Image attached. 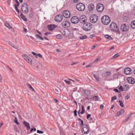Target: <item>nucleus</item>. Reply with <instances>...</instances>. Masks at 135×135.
Here are the masks:
<instances>
[{"label": "nucleus", "instance_id": "1", "mask_svg": "<svg viewBox=\"0 0 135 135\" xmlns=\"http://www.w3.org/2000/svg\"><path fill=\"white\" fill-rule=\"evenodd\" d=\"M79 124L81 127V131L82 133L84 134H87L89 132V128L88 126L86 124H83V121L80 118H78Z\"/></svg>", "mask_w": 135, "mask_h": 135}, {"label": "nucleus", "instance_id": "2", "mask_svg": "<svg viewBox=\"0 0 135 135\" xmlns=\"http://www.w3.org/2000/svg\"><path fill=\"white\" fill-rule=\"evenodd\" d=\"M101 21L104 25H107L110 22V20L108 16L104 15L102 17Z\"/></svg>", "mask_w": 135, "mask_h": 135}, {"label": "nucleus", "instance_id": "3", "mask_svg": "<svg viewBox=\"0 0 135 135\" xmlns=\"http://www.w3.org/2000/svg\"><path fill=\"white\" fill-rule=\"evenodd\" d=\"M93 27V25L91 23L89 22L84 23L83 26V29L85 31L90 30Z\"/></svg>", "mask_w": 135, "mask_h": 135}, {"label": "nucleus", "instance_id": "4", "mask_svg": "<svg viewBox=\"0 0 135 135\" xmlns=\"http://www.w3.org/2000/svg\"><path fill=\"white\" fill-rule=\"evenodd\" d=\"M21 11L23 13L26 14L28 11V6L26 3H24L22 6Z\"/></svg>", "mask_w": 135, "mask_h": 135}, {"label": "nucleus", "instance_id": "5", "mask_svg": "<svg viewBox=\"0 0 135 135\" xmlns=\"http://www.w3.org/2000/svg\"><path fill=\"white\" fill-rule=\"evenodd\" d=\"M77 9L80 11H83L85 9V6L82 3H79L76 5Z\"/></svg>", "mask_w": 135, "mask_h": 135}, {"label": "nucleus", "instance_id": "6", "mask_svg": "<svg viewBox=\"0 0 135 135\" xmlns=\"http://www.w3.org/2000/svg\"><path fill=\"white\" fill-rule=\"evenodd\" d=\"M22 58L25 60L26 61L30 64H31L32 61L31 58L28 56L27 55L25 54L22 55Z\"/></svg>", "mask_w": 135, "mask_h": 135}, {"label": "nucleus", "instance_id": "7", "mask_svg": "<svg viewBox=\"0 0 135 135\" xmlns=\"http://www.w3.org/2000/svg\"><path fill=\"white\" fill-rule=\"evenodd\" d=\"M90 19L91 22L95 23L97 21L98 17L96 15H92L90 16Z\"/></svg>", "mask_w": 135, "mask_h": 135}, {"label": "nucleus", "instance_id": "8", "mask_svg": "<svg viewBox=\"0 0 135 135\" xmlns=\"http://www.w3.org/2000/svg\"><path fill=\"white\" fill-rule=\"evenodd\" d=\"M110 28L113 31H116L118 30V27L117 24L114 22H112L110 25Z\"/></svg>", "mask_w": 135, "mask_h": 135}, {"label": "nucleus", "instance_id": "9", "mask_svg": "<svg viewBox=\"0 0 135 135\" xmlns=\"http://www.w3.org/2000/svg\"><path fill=\"white\" fill-rule=\"evenodd\" d=\"M104 8L103 5L102 4L98 3L96 9L97 11L99 12H101L103 11Z\"/></svg>", "mask_w": 135, "mask_h": 135}, {"label": "nucleus", "instance_id": "10", "mask_svg": "<svg viewBox=\"0 0 135 135\" xmlns=\"http://www.w3.org/2000/svg\"><path fill=\"white\" fill-rule=\"evenodd\" d=\"M62 34L65 37H69L71 35L70 32L68 29H65L63 31Z\"/></svg>", "mask_w": 135, "mask_h": 135}, {"label": "nucleus", "instance_id": "11", "mask_svg": "<svg viewBox=\"0 0 135 135\" xmlns=\"http://www.w3.org/2000/svg\"><path fill=\"white\" fill-rule=\"evenodd\" d=\"M121 30L123 32H127L129 29L128 25L125 24L122 25L120 27Z\"/></svg>", "mask_w": 135, "mask_h": 135}, {"label": "nucleus", "instance_id": "12", "mask_svg": "<svg viewBox=\"0 0 135 135\" xmlns=\"http://www.w3.org/2000/svg\"><path fill=\"white\" fill-rule=\"evenodd\" d=\"M79 20V18L76 16H74L72 17L71 19V22L73 23H78Z\"/></svg>", "mask_w": 135, "mask_h": 135}, {"label": "nucleus", "instance_id": "13", "mask_svg": "<svg viewBox=\"0 0 135 135\" xmlns=\"http://www.w3.org/2000/svg\"><path fill=\"white\" fill-rule=\"evenodd\" d=\"M62 15L63 16L66 18H69L70 16V12L68 10L64 11L63 12Z\"/></svg>", "mask_w": 135, "mask_h": 135}, {"label": "nucleus", "instance_id": "14", "mask_svg": "<svg viewBox=\"0 0 135 135\" xmlns=\"http://www.w3.org/2000/svg\"><path fill=\"white\" fill-rule=\"evenodd\" d=\"M70 25V22L67 21H63L62 23V26L64 28H67L69 27Z\"/></svg>", "mask_w": 135, "mask_h": 135}, {"label": "nucleus", "instance_id": "15", "mask_svg": "<svg viewBox=\"0 0 135 135\" xmlns=\"http://www.w3.org/2000/svg\"><path fill=\"white\" fill-rule=\"evenodd\" d=\"M132 70L131 68H126L124 70V73L125 74L128 75L131 74Z\"/></svg>", "mask_w": 135, "mask_h": 135}, {"label": "nucleus", "instance_id": "16", "mask_svg": "<svg viewBox=\"0 0 135 135\" xmlns=\"http://www.w3.org/2000/svg\"><path fill=\"white\" fill-rule=\"evenodd\" d=\"M62 19V17L61 15H58L55 18V20L56 22H59L61 21Z\"/></svg>", "mask_w": 135, "mask_h": 135}, {"label": "nucleus", "instance_id": "17", "mask_svg": "<svg viewBox=\"0 0 135 135\" xmlns=\"http://www.w3.org/2000/svg\"><path fill=\"white\" fill-rule=\"evenodd\" d=\"M88 8L89 11H93L94 9L95 6L93 4L91 3L88 5Z\"/></svg>", "mask_w": 135, "mask_h": 135}, {"label": "nucleus", "instance_id": "18", "mask_svg": "<svg viewBox=\"0 0 135 135\" xmlns=\"http://www.w3.org/2000/svg\"><path fill=\"white\" fill-rule=\"evenodd\" d=\"M79 20L81 22H85L87 20L86 16L85 15L81 16L80 17Z\"/></svg>", "mask_w": 135, "mask_h": 135}, {"label": "nucleus", "instance_id": "19", "mask_svg": "<svg viewBox=\"0 0 135 135\" xmlns=\"http://www.w3.org/2000/svg\"><path fill=\"white\" fill-rule=\"evenodd\" d=\"M124 110L122 109L120 111L116 113V116L117 117H119L121 115H123L124 113Z\"/></svg>", "mask_w": 135, "mask_h": 135}, {"label": "nucleus", "instance_id": "20", "mask_svg": "<svg viewBox=\"0 0 135 135\" xmlns=\"http://www.w3.org/2000/svg\"><path fill=\"white\" fill-rule=\"evenodd\" d=\"M8 43L9 45L13 48L18 50H20L21 48L18 46H16L10 42H8Z\"/></svg>", "mask_w": 135, "mask_h": 135}, {"label": "nucleus", "instance_id": "21", "mask_svg": "<svg viewBox=\"0 0 135 135\" xmlns=\"http://www.w3.org/2000/svg\"><path fill=\"white\" fill-rule=\"evenodd\" d=\"M127 80L129 83L133 84L135 82L134 79L132 77H128Z\"/></svg>", "mask_w": 135, "mask_h": 135}, {"label": "nucleus", "instance_id": "22", "mask_svg": "<svg viewBox=\"0 0 135 135\" xmlns=\"http://www.w3.org/2000/svg\"><path fill=\"white\" fill-rule=\"evenodd\" d=\"M23 123L24 126L27 128V130H29L30 129V127L28 123L24 121L23 122Z\"/></svg>", "mask_w": 135, "mask_h": 135}, {"label": "nucleus", "instance_id": "23", "mask_svg": "<svg viewBox=\"0 0 135 135\" xmlns=\"http://www.w3.org/2000/svg\"><path fill=\"white\" fill-rule=\"evenodd\" d=\"M55 27V25H48V28L50 31H52Z\"/></svg>", "mask_w": 135, "mask_h": 135}, {"label": "nucleus", "instance_id": "24", "mask_svg": "<svg viewBox=\"0 0 135 135\" xmlns=\"http://www.w3.org/2000/svg\"><path fill=\"white\" fill-rule=\"evenodd\" d=\"M133 114V113H131L129 114H128L126 116V117L124 119V121L125 122H126L131 117L132 115Z\"/></svg>", "mask_w": 135, "mask_h": 135}, {"label": "nucleus", "instance_id": "25", "mask_svg": "<svg viewBox=\"0 0 135 135\" xmlns=\"http://www.w3.org/2000/svg\"><path fill=\"white\" fill-rule=\"evenodd\" d=\"M19 2H17V3L15 4V9L16 11L18 13H19L20 11L18 10V7L19 6Z\"/></svg>", "mask_w": 135, "mask_h": 135}, {"label": "nucleus", "instance_id": "26", "mask_svg": "<svg viewBox=\"0 0 135 135\" xmlns=\"http://www.w3.org/2000/svg\"><path fill=\"white\" fill-rule=\"evenodd\" d=\"M111 74V73L110 71H107L105 72L104 73V75L105 77L109 76Z\"/></svg>", "mask_w": 135, "mask_h": 135}, {"label": "nucleus", "instance_id": "27", "mask_svg": "<svg viewBox=\"0 0 135 135\" xmlns=\"http://www.w3.org/2000/svg\"><path fill=\"white\" fill-rule=\"evenodd\" d=\"M129 89V85H125L123 86L124 91H127Z\"/></svg>", "mask_w": 135, "mask_h": 135}, {"label": "nucleus", "instance_id": "28", "mask_svg": "<svg viewBox=\"0 0 135 135\" xmlns=\"http://www.w3.org/2000/svg\"><path fill=\"white\" fill-rule=\"evenodd\" d=\"M4 25L6 26L9 29H11L12 28V27L10 26L8 22H4Z\"/></svg>", "mask_w": 135, "mask_h": 135}, {"label": "nucleus", "instance_id": "29", "mask_svg": "<svg viewBox=\"0 0 135 135\" xmlns=\"http://www.w3.org/2000/svg\"><path fill=\"white\" fill-rule=\"evenodd\" d=\"M84 93L86 95L88 96L90 94V91L88 90H84L83 91Z\"/></svg>", "mask_w": 135, "mask_h": 135}, {"label": "nucleus", "instance_id": "30", "mask_svg": "<svg viewBox=\"0 0 135 135\" xmlns=\"http://www.w3.org/2000/svg\"><path fill=\"white\" fill-rule=\"evenodd\" d=\"M131 26L133 29L135 28V20L132 21L131 23Z\"/></svg>", "mask_w": 135, "mask_h": 135}, {"label": "nucleus", "instance_id": "31", "mask_svg": "<svg viewBox=\"0 0 135 135\" xmlns=\"http://www.w3.org/2000/svg\"><path fill=\"white\" fill-rule=\"evenodd\" d=\"M26 85L28 86V87L30 88V89H31L32 91L35 92V90L28 83H27Z\"/></svg>", "mask_w": 135, "mask_h": 135}, {"label": "nucleus", "instance_id": "32", "mask_svg": "<svg viewBox=\"0 0 135 135\" xmlns=\"http://www.w3.org/2000/svg\"><path fill=\"white\" fill-rule=\"evenodd\" d=\"M92 100L94 101H97L98 100V97L97 96H95L91 98Z\"/></svg>", "mask_w": 135, "mask_h": 135}, {"label": "nucleus", "instance_id": "33", "mask_svg": "<svg viewBox=\"0 0 135 135\" xmlns=\"http://www.w3.org/2000/svg\"><path fill=\"white\" fill-rule=\"evenodd\" d=\"M56 38L57 39H61L62 38V37L61 35L59 34L56 36Z\"/></svg>", "mask_w": 135, "mask_h": 135}, {"label": "nucleus", "instance_id": "34", "mask_svg": "<svg viewBox=\"0 0 135 135\" xmlns=\"http://www.w3.org/2000/svg\"><path fill=\"white\" fill-rule=\"evenodd\" d=\"M79 38L80 40H84L86 39L87 38V37L86 36H79Z\"/></svg>", "mask_w": 135, "mask_h": 135}, {"label": "nucleus", "instance_id": "35", "mask_svg": "<svg viewBox=\"0 0 135 135\" xmlns=\"http://www.w3.org/2000/svg\"><path fill=\"white\" fill-rule=\"evenodd\" d=\"M21 17L25 21H27V19L26 17L24 16L22 13L20 15Z\"/></svg>", "mask_w": 135, "mask_h": 135}, {"label": "nucleus", "instance_id": "36", "mask_svg": "<svg viewBox=\"0 0 135 135\" xmlns=\"http://www.w3.org/2000/svg\"><path fill=\"white\" fill-rule=\"evenodd\" d=\"M35 36L37 38H38L41 40H44L43 38L41 36L38 34L36 35Z\"/></svg>", "mask_w": 135, "mask_h": 135}, {"label": "nucleus", "instance_id": "37", "mask_svg": "<svg viewBox=\"0 0 135 135\" xmlns=\"http://www.w3.org/2000/svg\"><path fill=\"white\" fill-rule=\"evenodd\" d=\"M105 37L106 38L108 39L109 40H111L112 39V38L109 35H105Z\"/></svg>", "mask_w": 135, "mask_h": 135}, {"label": "nucleus", "instance_id": "38", "mask_svg": "<svg viewBox=\"0 0 135 135\" xmlns=\"http://www.w3.org/2000/svg\"><path fill=\"white\" fill-rule=\"evenodd\" d=\"M119 105L120 106L122 107V108L123 107L124 105L123 104V102H122L121 100H119Z\"/></svg>", "mask_w": 135, "mask_h": 135}, {"label": "nucleus", "instance_id": "39", "mask_svg": "<svg viewBox=\"0 0 135 135\" xmlns=\"http://www.w3.org/2000/svg\"><path fill=\"white\" fill-rule=\"evenodd\" d=\"M81 108L82 110L81 112H80V114H83L84 113L85 110L84 108V107L83 105L81 106Z\"/></svg>", "mask_w": 135, "mask_h": 135}, {"label": "nucleus", "instance_id": "40", "mask_svg": "<svg viewBox=\"0 0 135 135\" xmlns=\"http://www.w3.org/2000/svg\"><path fill=\"white\" fill-rule=\"evenodd\" d=\"M13 129L15 132H18L19 131L18 128H17L16 126H14L13 127Z\"/></svg>", "mask_w": 135, "mask_h": 135}, {"label": "nucleus", "instance_id": "41", "mask_svg": "<svg viewBox=\"0 0 135 135\" xmlns=\"http://www.w3.org/2000/svg\"><path fill=\"white\" fill-rule=\"evenodd\" d=\"M100 58L101 57H99L94 61V63L97 62L98 61H99L100 59Z\"/></svg>", "mask_w": 135, "mask_h": 135}, {"label": "nucleus", "instance_id": "42", "mask_svg": "<svg viewBox=\"0 0 135 135\" xmlns=\"http://www.w3.org/2000/svg\"><path fill=\"white\" fill-rule=\"evenodd\" d=\"M94 77L97 81H99V78L98 76L96 75H94Z\"/></svg>", "mask_w": 135, "mask_h": 135}, {"label": "nucleus", "instance_id": "43", "mask_svg": "<svg viewBox=\"0 0 135 135\" xmlns=\"http://www.w3.org/2000/svg\"><path fill=\"white\" fill-rule=\"evenodd\" d=\"M14 121L18 125L19 124V123L17 121V118L16 117H15V120Z\"/></svg>", "mask_w": 135, "mask_h": 135}, {"label": "nucleus", "instance_id": "44", "mask_svg": "<svg viewBox=\"0 0 135 135\" xmlns=\"http://www.w3.org/2000/svg\"><path fill=\"white\" fill-rule=\"evenodd\" d=\"M117 99V97L115 96L114 97H112L111 101L112 102L114 100L116 99Z\"/></svg>", "mask_w": 135, "mask_h": 135}, {"label": "nucleus", "instance_id": "45", "mask_svg": "<svg viewBox=\"0 0 135 135\" xmlns=\"http://www.w3.org/2000/svg\"><path fill=\"white\" fill-rule=\"evenodd\" d=\"M119 89L121 91H123V86H120L119 88Z\"/></svg>", "mask_w": 135, "mask_h": 135}, {"label": "nucleus", "instance_id": "46", "mask_svg": "<svg viewBox=\"0 0 135 135\" xmlns=\"http://www.w3.org/2000/svg\"><path fill=\"white\" fill-rule=\"evenodd\" d=\"M130 98V96L129 95H127L125 97V99L126 100H128Z\"/></svg>", "mask_w": 135, "mask_h": 135}, {"label": "nucleus", "instance_id": "47", "mask_svg": "<svg viewBox=\"0 0 135 135\" xmlns=\"http://www.w3.org/2000/svg\"><path fill=\"white\" fill-rule=\"evenodd\" d=\"M64 81L67 84H70V81H68L67 80H64Z\"/></svg>", "mask_w": 135, "mask_h": 135}, {"label": "nucleus", "instance_id": "48", "mask_svg": "<svg viewBox=\"0 0 135 135\" xmlns=\"http://www.w3.org/2000/svg\"><path fill=\"white\" fill-rule=\"evenodd\" d=\"M37 133H38L42 134L44 133V132L42 131H40L39 130H37Z\"/></svg>", "mask_w": 135, "mask_h": 135}, {"label": "nucleus", "instance_id": "49", "mask_svg": "<svg viewBox=\"0 0 135 135\" xmlns=\"http://www.w3.org/2000/svg\"><path fill=\"white\" fill-rule=\"evenodd\" d=\"M51 34V33L50 32H46L44 33V35L47 36H49V35H50Z\"/></svg>", "mask_w": 135, "mask_h": 135}, {"label": "nucleus", "instance_id": "50", "mask_svg": "<svg viewBox=\"0 0 135 135\" xmlns=\"http://www.w3.org/2000/svg\"><path fill=\"white\" fill-rule=\"evenodd\" d=\"M118 56H119L118 54H116L115 55L113 56V57L114 58H117V57H118Z\"/></svg>", "mask_w": 135, "mask_h": 135}, {"label": "nucleus", "instance_id": "51", "mask_svg": "<svg viewBox=\"0 0 135 135\" xmlns=\"http://www.w3.org/2000/svg\"><path fill=\"white\" fill-rule=\"evenodd\" d=\"M36 128H32L30 131L31 132H32L33 131H36Z\"/></svg>", "mask_w": 135, "mask_h": 135}, {"label": "nucleus", "instance_id": "52", "mask_svg": "<svg viewBox=\"0 0 135 135\" xmlns=\"http://www.w3.org/2000/svg\"><path fill=\"white\" fill-rule=\"evenodd\" d=\"M60 133L61 135H65V133H64L63 131L62 130L60 131Z\"/></svg>", "mask_w": 135, "mask_h": 135}, {"label": "nucleus", "instance_id": "53", "mask_svg": "<svg viewBox=\"0 0 135 135\" xmlns=\"http://www.w3.org/2000/svg\"><path fill=\"white\" fill-rule=\"evenodd\" d=\"M104 108V105H103L101 104L100 105V108L101 109H103Z\"/></svg>", "mask_w": 135, "mask_h": 135}, {"label": "nucleus", "instance_id": "54", "mask_svg": "<svg viewBox=\"0 0 135 135\" xmlns=\"http://www.w3.org/2000/svg\"><path fill=\"white\" fill-rule=\"evenodd\" d=\"M74 113L75 116L77 115V111L76 110H75L74 112Z\"/></svg>", "mask_w": 135, "mask_h": 135}, {"label": "nucleus", "instance_id": "55", "mask_svg": "<svg viewBox=\"0 0 135 135\" xmlns=\"http://www.w3.org/2000/svg\"><path fill=\"white\" fill-rule=\"evenodd\" d=\"M78 64V62H73V63H72L71 64V65L73 66V65H75L76 64Z\"/></svg>", "mask_w": 135, "mask_h": 135}, {"label": "nucleus", "instance_id": "56", "mask_svg": "<svg viewBox=\"0 0 135 135\" xmlns=\"http://www.w3.org/2000/svg\"><path fill=\"white\" fill-rule=\"evenodd\" d=\"M91 116L90 114H88L87 115V118L88 119H89V118Z\"/></svg>", "mask_w": 135, "mask_h": 135}, {"label": "nucleus", "instance_id": "57", "mask_svg": "<svg viewBox=\"0 0 135 135\" xmlns=\"http://www.w3.org/2000/svg\"><path fill=\"white\" fill-rule=\"evenodd\" d=\"M95 36L94 35H90V38H93V37H94Z\"/></svg>", "mask_w": 135, "mask_h": 135}, {"label": "nucleus", "instance_id": "58", "mask_svg": "<svg viewBox=\"0 0 135 135\" xmlns=\"http://www.w3.org/2000/svg\"><path fill=\"white\" fill-rule=\"evenodd\" d=\"M96 47V45H94L93 46H91V49H94Z\"/></svg>", "mask_w": 135, "mask_h": 135}, {"label": "nucleus", "instance_id": "59", "mask_svg": "<svg viewBox=\"0 0 135 135\" xmlns=\"http://www.w3.org/2000/svg\"><path fill=\"white\" fill-rule=\"evenodd\" d=\"M3 79V76L2 75L0 74V80H2Z\"/></svg>", "mask_w": 135, "mask_h": 135}, {"label": "nucleus", "instance_id": "60", "mask_svg": "<svg viewBox=\"0 0 135 135\" xmlns=\"http://www.w3.org/2000/svg\"><path fill=\"white\" fill-rule=\"evenodd\" d=\"M118 74H115L114 75V77H115V76H116V77L117 78L118 75Z\"/></svg>", "mask_w": 135, "mask_h": 135}, {"label": "nucleus", "instance_id": "61", "mask_svg": "<svg viewBox=\"0 0 135 135\" xmlns=\"http://www.w3.org/2000/svg\"><path fill=\"white\" fill-rule=\"evenodd\" d=\"M38 56L40 58H42V56L41 54H38Z\"/></svg>", "mask_w": 135, "mask_h": 135}, {"label": "nucleus", "instance_id": "62", "mask_svg": "<svg viewBox=\"0 0 135 135\" xmlns=\"http://www.w3.org/2000/svg\"><path fill=\"white\" fill-rule=\"evenodd\" d=\"M80 0H74V1L75 3H78Z\"/></svg>", "mask_w": 135, "mask_h": 135}, {"label": "nucleus", "instance_id": "63", "mask_svg": "<svg viewBox=\"0 0 135 135\" xmlns=\"http://www.w3.org/2000/svg\"><path fill=\"white\" fill-rule=\"evenodd\" d=\"M31 53L34 55L35 56L36 54L35 52H32Z\"/></svg>", "mask_w": 135, "mask_h": 135}, {"label": "nucleus", "instance_id": "64", "mask_svg": "<svg viewBox=\"0 0 135 135\" xmlns=\"http://www.w3.org/2000/svg\"><path fill=\"white\" fill-rule=\"evenodd\" d=\"M114 90L115 92H116L118 93L119 92V91L117 89H114Z\"/></svg>", "mask_w": 135, "mask_h": 135}]
</instances>
